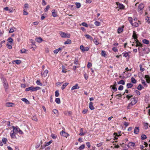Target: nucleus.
Wrapping results in <instances>:
<instances>
[{"mask_svg": "<svg viewBox=\"0 0 150 150\" xmlns=\"http://www.w3.org/2000/svg\"><path fill=\"white\" fill-rule=\"evenodd\" d=\"M144 7V5L143 4H139L137 9V11L139 13L141 14L143 13V9Z\"/></svg>", "mask_w": 150, "mask_h": 150, "instance_id": "f257e3e1", "label": "nucleus"}, {"mask_svg": "<svg viewBox=\"0 0 150 150\" xmlns=\"http://www.w3.org/2000/svg\"><path fill=\"white\" fill-rule=\"evenodd\" d=\"M59 34L61 36V37L62 38H69L70 36V34L66 33L62 31L59 32Z\"/></svg>", "mask_w": 150, "mask_h": 150, "instance_id": "f03ea898", "label": "nucleus"}, {"mask_svg": "<svg viewBox=\"0 0 150 150\" xmlns=\"http://www.w3.org/2000/svg\"><path fill=\"white\" fill-rule=\"evenodd\" d=\"M60 134L61 135L67 138V137H69V134L65 132L64 131L62 130L60 133Z\"/></svg>", "mask_w": 150, "mask_h": 150, "instance_id": "7ed1b4c3", "label": "nucleus"}, {"mask_svg": "<svg viewBox=\"0 0 150 150\" xmlns=\"http://www.w3.org/2000/svg\"><path fill=\"white\" fill-rule=\"evenodd\" d=\"M3 83L4 86L5 90H7L8 89V85L7 83V82L5 79H4L3 80Z\"/></svg>", "mask_w": 150, "mask_h": 150, "instance_id": "20e7f679", "label": "nucleus"}, {"mask_svg": "<svg viewBox=\"0 0 150 150\" xmlns=\"http://www.w3.org/2000/svg\"><path fill=\"white\" fill-rule=\"evenodd\" d=\"M132 100L131 102L130 103L133 105L135 104L137 102V99L134 98L131 99Z\"/></svg>", "mask_w": 150, "mask_h": 150, "instance_id": "39448f33", "label": "nucleus"}, {"mask_svg": "<svg viewBox=\"0 0 150 150\" xmlns=\"http://www.w3.org/2000/svg\"><path fill=\"white\" fill-rule=\"evenodd\" d=\"M135 143L133 142H130L128 143V144L127 145L128 147H134L135 146Z\"/></svg>", "mask_w": 150, "mask_h": 150, "instance_id": "423d86ee", "label": "nucleus"}, {"mask_svg": "<svg viewBox=\"0 0 150 150\" xmlns=\"http://www.w3.org/2000/svg\"><path fill=\"white\" fill-rule=\"evenodd\" d=\"M139 127H136L134 129V133L136 134H137L139 133Z\"/></svg>", "mask_w": 150, "mask_h": 150, "instance_id": "0eeeda50", "label": "nucleus"}, {"mask_svg": "<svg viewBox=\"0 0 150 150\" xmlns=\"http://www.w3.org/2000/svg\"><path fill=\"white\" fill-rule=\"evenodd\" d=\"M124 27L123 25L121 27L117 29V33L119 34L123 32V28Z\"/></svg>", "mask_w": 150, "mask_h": 150, "instance_id": "6e6552de", "label": "nucleus"}, {"mask_svg": "<svg viewBox=\"0 0 150 150\" xmlns=\"http://www.w3.org/2000/svg\"><path fill=\"white\" fill-rule=\"evenodd\" d=\"M10 136L11 138H14L16 137L15 134L13 130L10 132Z\"/></svg>", "mask_w": 150, "mask_h": 150, "instance_id": "1a4fd4ad", "label": "nucleus"}, {"mask_svg": "<svg viewBox=\"0 0 150 150\" xmlns=\"http://www.w3.org/2000/svg\"><path fill=\"white\" fill-rule=\"evenodd\" d=\"M129 53H130L129 52ZM122 54H123V56L124 57H129V55L128 54V52H124L122 53Z\"/></svg>", "mask_w": 150, "mask_h": 150, "instance_id": "9d476101", "label": "nucleus"}, {"mask_svg": "<svg viewBox=\"0 0 150 150\" xmlns=\"http://www.w3.org/2000/svg\"><path fill=\"white\" fill-rule=\"evenodd\" d=\"M93 103L92 102H90L89 103V108L91 110L94 109V107L93 105Z\"/></svg>", "mask_w": 150, "mask_h": 150, "instance_id": "9b49d317", "label": "nucleus"}, {"mask_svg": "<svg viewBox=\"0 0 150 150\" xmlns=\"http://www.w3.org/2000/svg\"><path fill=\"white\" fill-rule=\"evenodd\" d=\"M79 87L78 86V84H76L74 86H73L71 88L72 90H73L76 89H79Z\"/></svg>", "mask_w": 150, "mask_h": 150, "instance_id": "f8f14e48", "label": "nucleus"}, {"mask_svg": "<svg viewBox=\"0 0 150 150\" xmlns=\"http://www.w3.org/2000/svg\"><path fill=\"white\" fill-rule=\"evenodd\" d=\"M132 37L134 40H137V35L136 34V33L135 31H134L133 32Z\"/></svg>", "mask_w": 150, "mask_h": 150, "instance_id": "ddd939ff", "label": "nucleus"}, {"mask_svg": "<svg viewBox=\"0 0 150 150\" xmlns=\"http://www.w3.org/2000/svg\"><path fill=\"white\" fill-rule=\"evenodd\" d=\"M35 40L38 42H41L42 41V39L41 37L36 38Z\"/></svg>", "mask_w": 150, "mask_h": 150, "instance_id": "4468645a", "label": "nucleus"}, {"mask_svg": "<svg viewBox=\"0 0 150 150\" xmlns=\"http://www.w3.org/2000/svg\"><path fill=\"white\" fill-rule=\"evenodd\" d=\"M33 86H31L25 89V91H33Z\"/></svg>", "mask_w": 150, "mask_h": 150, "instance_id": "2eb2a0df", "label": "nucleus"}, {"mask_svg": "<svg viewBox=\"0 0 150 150\" xmlns=\"http://www.w3.org/2000/svg\"><path fill=\"white\" fill-rule=\"evenodd\" d=\"M64 113L65 115H68L70 116L71 115V111H64Z\"/></svg>", "mask_w": 150, "mask_h": 150, "instance_id": "dca6fc26", "label": "nucleus"}, {"mask_svg": "<svg viewBox=\"0 0 150 150\" xmlns=\"http://www.w3.org/2000/svg\"><path fill=\"white\" fill-rule=\"evenodd\" d=\"M12 127L13 128V130L15 132V134H17V132H18V127H15L14 126H12Z\"/></svg>", "mask_w": 150, "mask_h": 150, "instance_id": "f3484780", "label": "nucleus"}, {"mask_svg": "<svg viewBox=\"0 0 150 150\" xmlns=\"http://www.w3.org/2000/svg\"><path fill=\"white\" fill-rule=\"evenodd\" d=\"M83 132V128H81L80 129V133L79 134V135L81 136H83L86 133V132Z\"/></svg>", "mask_w": 150, "mask_h": 150, "instance_id": "a211bd4d", "label": "nucleus"}, {"mask_svg": "<svg viewBox=\"0 0 150 150\" xmlns=\"http://www.w3.org/2000/svg\"><path fill=\"white\" fill-rule=\"evenodd\" d=\"M117 5H118V7L120 9H124L125 6L123 4H117Z\"/></svg>", "mask_w": 150, "mask_h": 150, "instance_id": "6ab92c4d", "label": "nucleus"}, {"mask_svg": "<svg viewBox=\"0 0 150 150\" xmlns=\"http://www.w3.org/2000/svg\"><path fill=\"white\" fill-rule=\"evenodd\" d=\"M21 100L24 102L28 104L29 103V101L26 98H23L21 99Z\"/></svg>", "mask_w": 150, "mask_h": 150, "instance_id": "aec40b11", "label": "nucleus"}, {"mask_svg": "<svg viewBox=\"0 0 150 150\" xmlns=\"http://www.w3.org/2000/svg\"><path fill=\"white\" fill-rule=\"evenodd\" d=\"M69 83H65L62 86L61 88L62 90H63L65 88V87Z\"/></svg>", "mask_w": 150, "mask_h": 150, "instance_id": "412c9836", "label": "nucleus"}, {"mask_svg": "<svg viewBox=\"0 0 150 150\" xmlns=\"http://www.w3.org/2000/svg\"><path fill=\"white\" fill-rule=\"evenodd\" d=\"M55 11L54 10H53L52 11V15L54 17H56L57 16V14L55 12Z\"/></svg>", "mask_w": 150, "mask_h": 150, "instance_id": "4be33fe9", "label": "nucleus"}, {"mask_svg": "<svg viewBox=\"0 0 150 150\" xmlns=\"http://www.w3.org/2000/svg\"><path fill=\"white\" fill-rule=\"evenodd\" d=\"M32 119L34 121H35V122H38V119L37 118L36 116V115L33 116L32 117Z\"/></svg>", "mask_w": 150, "mask_h": 150, "instance_id": "5701e85b", "label": "nucleus"}, {"mask_svg": "<svg viewBox=\"0 0 150 150\" xmlns=\"http://www.w3.org/2000/svg\"><path fill=\"white\" fill-rule=\"evenodd\" d=\"M134 41L136 43H138V45L139 46L142 47V46L143 45L141 43L137 40H135Z\"/></svg>", "mask_w": 150, "mask_h": 150, "instance_id": "b1692460", "label": "nucleus"}, {"mask_svg": "<svg viewBox=\"0 0 150 150\" xmlns=\"http://www.w3.org/2000/svg\"><path fill=\"white\" fill-rule=\"evenodd\" d=\"M62 72L64 73H66L67 71V69H65V67L64 66L62 65Z\"/></svg>", "mask_w": 150, "mask_h": 150, "instance_id": "393cba45", "label": "nucleus"}, {"mask_svg": "<svg viewBox=\"0 0 150 150\" xmlns=\"http://www.w3.org/2000/svg\"><path fill=\"white\" fill-rule=\"evenodd\" d=\"M141 139L142 140H144L147 138L146 136L144 134H142L141 136Z\"/></svg>", "mask_w": 150, "mask_h": 150, "instance_id": "a878e982", "label": "nucleus"}, {"mask_svg": "<svg viewBox=\"0 0 150 150\" xmlns=\"http://www.w3.org/2000/svg\"><path fill=\"white\" fill-rule=\"evenodd\" d=\"M13 104V103L8 102L6 103V105L7 107H12Z\"/></svg>", "mask_w": 150, "mask_h": 150, "instance_id": "bb28decb", "label": "nucleus"}, {"mask_svg": "<svg viewBox=\"0 0 150 150\" xmlns=\"http://www.w3.org/2000/svg\"><path fill=\"white\" fill-rule=\"evenodd\" d=\"M142 42L143 43L146 44H149V41L145 39H144L142 40Z\"/></svg>", "mask_w": 150, "mask_h": 150, "instance_id": "cd10ccee", "label": "nucleus"}, {"mask_svg": "<svg viewBox=\"0 0 150 150\" xmlns=\"http://www.w3.org/2000/svg\"><path fill=\"white\" fill-rule=\"evenodd\" d=\"M62 49L61 48H59L58 49H57L55 50L54 52L55 54H57L59 52V51L61 50Z\"/></svg>", "mask_w": 150, "mask_h": 150, "instance_id": "c85d7f7f", "label": "nucleus"}, {"mask_svg": "<svg viewBox=\"0 0 150 150\" xmlns=\"http://www.w3.org/2000/svg\"><path fill=\"white\" fill-rule=\"evenodd\" d=\"M85 36L87 39H89L91 40H92L93 39V38L88 35H85Z\"/></svg>", "mask_w": 150, "mask_h": 150, "instance_id": "c756f323", "label": "nucleus"}, {"mask_svg": "<svg viewBox=\"0 0 150 150\" xmlns=\"http://www.w3.org/2000/svg\"><path fill=\"white\" fill-rule=\"evenodd\" d=\"M40 89V87H39L37 86L35 87H33V91H36L37 90H39Z\"/></svg>", "mask_w": 150, "mask_h": 150, "instance_id": "7c9ffc66", "label": "nucleus"}, {"mask_svg": "<svg viewBox=\"0 0 150 150\" xmlns=\"http://www.w3.org/2000/svg\"><path fill=\"white\" fill-rule=\"evenodd\" d=\"M132 25L135 27H137L139 26V24L138 23L135 22L134 23H132L131 24Z\"/></svg>", "mask_w": 150, "mask_h": 150, "instance_id": "2f4dec72", "label": "nucleus"}, {"mask_svg": "<svg viewBox=\"0 0 150 150\" xmlns=\"http://www.w3.org/2000/svg\"><path fill=\"white\" fill-rule=\"evenodd\" d=\"M14 62H15V63L17 64H20L21 62V60H14Z\"/></svg>", "mask_w": 150, "mask_h": 150, "instance_id": "473e14b6", "label": "nucleus"}, {"mask_svg": "<svg viewBox=\"0 0 150 150\" xmlns=\"http://www.w3.org/2000/svg\"><path fill=\"white\" fill-rule=\"evenodd\" d=\"M51 137H52L53 139H55L57 138V135L54 134H52L51 135Z\"/></svg>", "mask_w": 150, "mask_h": 150, "instance_id": "72a5a7b5", "label": "nucleus"}, {"mask_svg": "<svg viewBox=\"0 0 150 150\" xmlns=\"http://www.w3.org/2000/svg\"><path fill=\"white\" fill-rule=\"evenodd\" d=\"M71 43V41L69 39H68L66 41H65L64 44H69Z\"/></svg>", "mask_w": 150, "mask_h": 150, "instance_id": "f704fd0d", "label": "nucleus"}, {"mask_svg": "<svg viewBox=\"0 0 150 150\" xmlns=\"http://www.w3.org/2000/svg\"><path fill=\"white\" fill-rule=\"evenodd\" d=\"M133 86V85L131 83H128L127 84V88H129L132 87Z\"/></svg>", "mask_w": 150, "mask_h": 150, "instance_id": "c9c22d12", "label": "nucleus"}, {"mask_svg": "<svg viewBox=\"0 0 150 150\" xmlns=\"http://www.w3.org/2000/svg\"><path fill=\"white\" fill-rule=\"evenodd\" d=\"M55 102L57 104H59L60 103V100L59 98H57L55 99Z\"/></svg>", "mask_w": 150, "mask_h": 150, "instance_id": "e433bc0d", "label": "nucleus"}, {"mask_svg": "<svg viewBox=\"0 0 150 150\" xmlns=\"http://www.w3.org/2000/svg\"><path fill=\"white\" fill-rule=\"evenodd\" d=\"M118 84H122L124 85L125 84V81L122 80H121L118 82Z\"/></svg>", "mask_w": 150, "mask_h": 150, "instance_id": "4c0bfd02", "label": "nucleus"}, {"mask_svg": "<svg viewBox=\"0 0 150 150\" xmlns=\"http://www.w3.org/2000/svg\"><path fill=\"white\" fill-rule=\"evenodd\" d=\"M144 125L145 129H148V123H144Z\"/></svg>", "mask_w": 150, "mask_h": 150, "instance_id": "58836bf2", "label": "nucleus"}, {"mask_svg": "<svg viewBox=\"0 0 150 150\" xmlns=\"http://www.w3.org/2000/svg\"><path fill=\"white\" fill-rule=\"evenodd\" d=\"M133 105L131 103H129L127 107V109H130Z\"/></svg>", "mask_w": 150, "mask_h": 150, "instance_id": "ea45409f", "label": "nucleus"}, {"mask_svg": "<svg viewBox=\"0 0 150 150\" xmlns=\"http://www.w3.org/2000/svg\"><path fill=\"white\" fill-rule=\"evenodd\" d=\"M94 24L96 26H98L100 25V23L98 21H96L95 22Z\"/></svg>", "mask_w": 150, "mask_h": 150, "instance_id": "a19ab883", "label": "nucleus"}, {"mask_svg": "<svg viewBox=\"0 0 150 150\" xmlns=\"http://www.w3.org/2000/svg\"><path fill=\"white\" fill-rule=\"evenodd\" d=\"M121 133V131H119L118 132V133H114V135H115V134L116 136L118 137L119 136H120V134Z\"/></svg>", "mask_w": 150, "mask_h": 150, "instance_id": "79ce46f5", "label": "nucleus"}, {"mask_svg": "<svg viewBox=\"0 0 150 150\" xmlns=\"http://www.w3.org/2000/svg\"><path fill=\"white\" fill-rule=\"evenodd\" d=\"M85 145L83 144H82V145H81L80 146L79 148V149L80 150H82L83 149L84 147H85Z\"/></svg>", "mask_w": 150, "mask_h": 150, "instance_id": "37998d69", "label": "nucleus"}, {"mask_svg": "<svg viewBox=\"0 0 150 150\" xmlns=\"http://www.w3.org/2000/svg\"><path fill=\"white\" fill-rule=\"evenodd\" d=\"M75 4L77 8H79L81 7V5L79 3L76 2L75 3Z\"/></svg>", "mask_w": 150, "mask_h": 150, "instance_id": "c03bdc74", "label": "nucleus"}, {"mask_svg": "<svg viewBox=\"0 0 150 150\" xmlns=\"http://www.w3.org/2000/svg\"><path fill=\"white\" fill-rule=\"evenodd\" d=\"M48 72V71L47 70H45L43 74L44 76H47V74Z\"/></svg>", "mask_w": 150, "mask_h": 150, "instance_id": "a18cd8bd", "label": "nucleus"}, {"mask_svg": "<svg viewBox=\"0 0 150 150\" xmlns=\"http://www.w3.org/2000/svg\"><path fill=\"white\" fill-rule=\"evenodd\" d=\"M74 63L75 64H79V62L78 61V59L76 58L74 61Z\"/></svg>", "mask_w": 150, "mask_h": 150, "instance_id": "49530a36", "label": "nucleus"}, {"mask_svg": "<svg viewBox=\"0 0 150 150\" xmlns=\"http://www.w3.org/2000/svg\"><path fill=\"white\" fill-rule=\"evenodd\" d=\"M131 82L132 83H135L136 82L135 79L133 77H132L131 79Z\"/></svg>", "mask_w": 150, "mask_h": 150, "instance_id": "de8ad7c7", "label": "nucleus"}, {"mask_svg": "<svg viewBox=\"0 0 150 150\" xmlns=\"http://www.w3.org/2000/svg\"><path fill=\"white\" fill-rule=\"evenodd\" d=\"M52 142V140H50L49 142L46 143L45 145V147L49 145Z\"/></svg>", "mask_w": 150, "mask_h": 150, "instance_id": "09e8293b", "label": "nucleus"}, {"mask_svg": "<svg viewBox=\"0 0 150 150\" xmlns=\"http://www.w3.org/2000/svg\"><path fill=\"white\" fill-rule=\"evenodd\" d=\"M36 83L38 85L42 86V84L40 82V81L39 80H38L36 81Z\"/></svg>", "mask_w": 150, "mask_h": 150, "instance_id": "8fccbe9b", "label": "nucleus"}, {"mask_svg": "<svg viewBox=\"0 0 150 150\" xmlns=\"http://www.w3.org/2000/svg\"><path fill=\"white\" fill-rule=\"evenodd\" d=\"M6 45L7 48L9 49H10L12 48V46L10 45H9V43L8 42L7 43Z\"/></svg>", "mask_w": 150, "mask_h": 150, "instance_id": "3c124183", "label": "nucleus"}, {"mask_svg": "<svg viewBox=\"0 0 150 150\" xmlns=\"http://www.w3.org/2000/svg\"><path fill=\"white\" fill-rule=\"evenodd\" d=\"M112 87V89L114 90V91H117V88L115 86H114L111 85L110 86V87Z\"/></svg>", "mask_w": 150, "mask_h": 150, "instance_id": "603ef678", "label": "nucleus"}, {"mask_svg": "<svg viewBox=\"0 0 150 150\" xmlns=\"http://www.w3.org/2000/svg\"><path fill=\"white\" fill-rule=\"evenodd\" d=\"M142 83L144 85V86H145L146 87H147V85H146V83L144 81V80H142Z\"/></svg>", "mask_w": 150, "mask_h": 150, "instance_id": "864d4df0", "label": "nucleus"}, {"mask_svg": "<svg viewBox=\"0 0 150 150\" xmlns=\"http://www.w3.org/2000/svg\"><path fill=\"white\" fill-rule=\"evenodd\" d=\"M142 87V86L141 84H139L137 87V89L139 90H141Z\"/></svg>", "mask_w": 150, "mask_h": 150, "instance_id": "5fc2aeb1", "label": "nucleus"}, {"mask_svg": "<svg viewBox=\"0 0 150 150\" xmlns=\"http://www.w3.org/2000/svg\"><path fill=\"white\" fill-rule=\"evenodd\" d=\"M2 142H3L4 144H6V142L7 141V139L6 138H3L2 139Z\"/></svg>", "mask_w": 150, "mask_h": 150, "instance_id": "6e6d98bb", "label": "nucleus"}, {"mask_svg": "<svg viewBox=\"0 0 150 150\" xmlns=\"http://www.w3.org/2000/svg\"><path fill=\"white\" fill-rule=\"evenodd\" d=\"M81 24L83 26L86 27H88V25L85 22H83Z\"/></svg>", "mask_w": 150, "mask_h": 150, "instance_id": "4d7b16f0", "label": "nucleus"}, {"mask_svg": "<svg viewBox=\"0 0 150 150\" xmlns=\"http://www.w3.org/2000/svg\"><path fill=\"white\" fill-rule=\"evenodd\" d=\"M128 20L131 24L132 23V18L131 17H129Z\"/></svg>", "mask_w": 150, "mask_h": 150, "instance_id": "13d9d810", "label": "nucleus"}, {"mask_svg": "<svg viewBox=\"0 0 150 150\" xmlns=\"http://www.w3.org/2000/svg\"><path fill=\"white\" fill-rule=\"evenodd\" d=\"M101 55L104 57H105L106 53L105 51L102 50L101 52Z\"/></svg>", "mask_w": 150, "mask_h": 150, "instance_id": "bf43d9fd", "label": "nucleus"}, {"mask_svg": "<svg viewBox=\"0 0 150 150\" xmlns=\"http://www.w3.org/2000/svg\"><path fill=\"white\" fill-rule=\"evenodd\" d=\"M139 67L140 68V71H143L144 70V69L142 67V66L141 65H140Z\"/></svg>", "mask_w": 150, "mask_h": 150, "instance_id": "052dcab7", "label": "nucleus"}, {"mask_svg": "<svg viewBox=\"0 0 150 150\" xmlns=\"http://www.w3.org/2000/svg\"><path fill=\"white\" fill-rule=\"evenodd\" d=\"M7 41L10 43L13 42V40L11 38H8Z\"/></svg>", "mask_w": 150, "mask_h": 150, "instance_id": "680f3d73", "label": "nucleus"}, {"mask_svg": "<svg viewBox=\"0 0 150 150\" xmlns=\"http://www.w3.org/2000/svg\"><path fill=\"white\" fill-rule=\"evenodd\" d=\"M80 49L82 51V52L84 51L85 48L83 45H81L80 47Z\"/></svg>", "mask_w": 150, "mask_h": 150, "instance_id": "e2e57ef3", "label": "nucleus"}, {"mask_svg": "<svg viewBox=\"0 0 150 150\" xmlns=\"http://www.w3.org/2000/svg\"><path fill=\"white\" fill-rule=\"evenodd\" d=\"M59 91L58 90H57L55 92V96L56 97H58L59 96Z\"/></svg>", "mask_w": 150, "mask_h": 150, "instance_id": "0e129e2a", "label": "nucleus"}, {"mask_svg": "<svg viewBox=\"0 0 150 150\" xmlns=\"http://www.w3.org/2000/svg\"><path fill=\"white\" fill-rule=\"evenodd\" d=\"M50 8V6L49 5H47L46 6V8L44 9L45 12L47 11L48 10V9H49Z\"/></svg>", "mask_w": 150, "mask_h": 150, "instance_id": "69168bd1", "label": "nucleus"}, {"mask_svg": "<svg viewBox=\"0 0 150 150\" xmlns=\"http://www.w3.org/2000/svg\"><path fill=\"white\" fill-rule=\"evenodd\" d=\"M146 22L148 23L149 24L150 23V21L149 20V17H147L146 19Z\"/></svg>", "mask_w": 150, "mask_h": 150, "instance_id": "338daca9", "label": "nucleus"}, {"mask_svg": "<svg viewBox=\"0 0 150 150\" xmlns=\"http://www.w3.org/2000/svg\"><path fill=\"white\" fill-rule=\"evenodd\" d=\"M123 86L122 85H120L119 86L118 89L119 90L121 91L123 89Z\"/></svg>", "mask_w": 150, "mask_h": 150, "instance_id": "774afa93", "label": "nucleus"}]
</instances>
